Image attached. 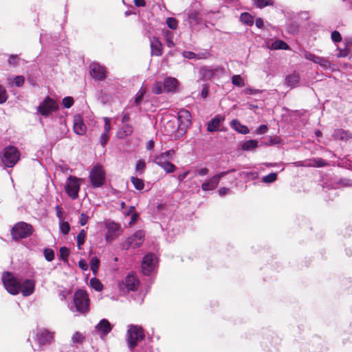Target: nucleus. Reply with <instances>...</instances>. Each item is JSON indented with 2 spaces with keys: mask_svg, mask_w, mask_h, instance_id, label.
I'll use <instances>...</instances> for the list:
<instances>
[{
  "mask_svg": "<svg viewBox=\"0 0 352 352\" xmlns=\"http://www.w3.org/2000/svg\"><path fill=\"white\" fill-rule=\"evenodd\" d=\"M81 179L69 175L65 182V190L67 195L72 199H76L80 187Z\"/></svg>",
  "mask_w": 352,
  "mask_h": 352,
  "instance_id": "8",
  "label": "nucleus"
},
{
  "mask_svg": "<svg viewBox=\"0 0 352 352\" xmlns=\"http://www.w3.org/2000/svg\"><path fill=\"white\" fill-rule=\"evenodd\" d=\"M89 220V217L85 213L80 214V223L81 226H85Z\"/></svg>",
  "mask_w": 352,
  "mask_h": 352,
  "instance_id": "60",
  "label": "nucleus"
},
{
  "mask_svg": "<svg viewBox=\"0 0 352 352\" xmlns=\"http://www.w3.org/2000/svg\"><path fill=\"white\" fill-rule=\"evenodd\" d=\"M90 285L96 291L100 292L102 289L103 285L101 282L96 278H92L90 280Z\"/></svg>",
  "mask_w": 352,
  "mask_h": 352,
  "instance_id": "36",
  "label": "nucleus"
},
{
  "mask_svg": "<svg viewBox=\"0 0 352 352\" xmlns=\"http://www.w3.org/2000/svg\"><path fill=\"white\" fill-rule=\"evenodd\" d=\"M86 234H86V232L85 231V230H82L79 232V234L77 235V245H78V248L79 250L81 249V246L82 245V244L85 242Z\"/></svg>",
  "mask_w": 352,
  "mask_h": 352,
  "instance_id": "40",
  "label": "nucleus"
},
{
  "mask_svg": "<svg viewBox=\"0 0 352 352\" xmlns=\"http://www.w3.org/2000/svg\"><path fill=\"white\" fill-rule=\"evenodd\" d=\"M89 179L94 188L101 187L105 182V171L100 164H96L89 172Z\"/></svg>",
  "mask_w": 352,
  "mask_h": 352,
  "instance_id": "6",
  "label": "nucleus"
},
{
  "mask_svg": "<svg viewBox=\"0 0 352 352\" xmlns=\"http://www.w3.org/2000/svg\"><path fill=\"white\" fill-rule=\"evenodd\" d=\"M331 39L334 42H340L342 40V36L339 32L335 30L331 33Z\"/></svg>",
  "mask_w": 352,
  "mask_h": 352,
  "instance_id": "56",
  "label": "nucleus"
},
{
  "mask_svg": "<svg viewBox=\"0 0 352 352\" xmlns=\"http://www.w3.org/2000/svg\"><path fill=\"white\" fill-rule=\"evenodd\" d=\"M258 146V141L256 140H250L245 142L242 145V149L244 151H251Z\"/></svg>",
  "mask_w": 352,
  "mask_h": 352,
  "instance_id": "34",
  "label": "nucleus"
},
{
  "mask_svg": "<svg viewBox=\"0 0 352 352\" xmlns=\"http://www.w3.org/2000/svg\"><path fill=\"white\" fill-rule=\"evenodd\" d=\"M146 168V163L142 160H139L136 162L135 170L140 174H142Z\"/></svg>",
  "mask_w": 352,
  "mask_h": 352,
  "instance_id": "47",
  "label": "nucleus"
},
{
  "mask_svg": "<svg viewBox=\"0 0 352 352\" xmlns=\"http://www.w3.org/2000/svg\"><path fill=\"white\" fill-rule=\"evenodd\" d=\"M271 50H287L289 48L288 45L283 41L277 39L273 41L269 46Z\"/></svg>",
  "mask_w": 352,
  "mask_h": 352,
  "instance_id": "31",
  "label": "nucleus"
},
{
  "mask_svg": "<svg viewBox=\"0 0 352 352\" xmlns=\"http://www.w3.org/2000/svg\"><path fill=\"white\" fill-rule=\"evenodd\" d=\"M135 212V208L134 206H130L129 208L123 210V213L126 216H130L132 215L133 213Z\"/></svg>",
  "mask_w": 352,
  "mask_h": 352,
  "instance_id": "62",
  "label": "nucleus"
},
{
  "mask_svg": "<svg viewBox=\"0 0 352 352\" xmlns=\"http://www.w3.org/2000/svg\"><path fill=\"white\" fill-rule=\"evenodd\" d=\"M111 96L107 94L101 92L98 96L99 101L103 104H107L111 101Z\"/></svg>",
  "mask_w": 352,
  "mask_h": 352,
  "instance_id": "48",
  "label": "nucleus"
},
{
  "mask_svg": "<svg viewBox=\"0 0 352 352\" xmlns=\"http://www.w3.org/2000/svg\"><path fill=\"white\" fill-rule=\"evenodd\" d=\"M178 80L175 78L166 77L164 80V87L168 92L176 91L178 86Z\"/></svg>",
  "mask_w": 352,
  "mask_h": 352,
  "instance_id": "24",
  "label": "nucleus"
},
{
  "mask_svg": "<svg viewBox=\"0 0 352 352\" xmlns=\"http://www.w3.org/2000/svg\"><path fill=\"white\" fill-rule=\"evenodd\" d=\"M33 232L32 225L24 221L16 223L11 230V235L13 239L19 240L30 236Z\"/></svg>",
  "mask_w": 352,
  "mask_h": 352,
  "instance_id": "3",
  "label": "nucleus"
},
{
  "mask_svg": "<svg viewBox=\"0 0 352 352\" xmlns=\"http://www.w3.org/2000/svg\"><path fill=\"white\" fill-rule=\"evenodd\" d=\"M83 339V336L79 332H76L72 338L73 343H80L82 342Z\"/></svg>",
  "mask_w": 352,
  "mask_h": 352,
  "instance_id": "53",
  "label": "nucleus"
},
{
  "mask_svg": "<svg viewBox=\"0 0 352 352\" xmlns=\"http://www.w3.org/2000/svg\"><path fill=\"white\" fill-rule=\"evenodd\" d=\"M105 228H107L105 234L107 241L114 240L120 234V226L113 221H107L105 223Z\"/></svg>",
  "mask_w": 352,
  "mask_h": 352,
  "instance_id": "15",
  "label": "nucleus"
},
{
  "mask_svg": "<svg viewBox=\"0 0 352 352\" xmlns=\"http://www.w3.org/2000/svg\"><path fill=\"white\" fill-rule=\"evenodd\" d=\"M163 36L165 39L166 44L170 48L173 47L175 44L173 41L174 34L170 30H164L163 32Z\"/></svg>",
  "mask_w": 352,
  "mask_h": 352,
  "instance_id": "32",
  "label": "nucleus"
},
{
  "mask_svg": "<svg viewBox=\"0 0 352 352\" xmlns=\"http://www.w3.org/2000/svg\"><path fill=\"white\" fill-rule=\"evenodd\" d=\"M104 132L101 135L100 142L102 147H104L108 140H109V133L111 130V124L110 119L109 118H104Z\"/></svg>",
  "mask_w": 352,
  "mask_h": 352,
  "instance_id": "23",
  "label": "nucleus"
},
{
  "mask_svg": "<svg viewBox=\"0 0 352 352\" xmlns=\"http://www.w3.org/2000/svg\"><path fill=\"white\" fill-rule=\"evenodd\" d=\"M303 57L307 60L318 64L323 69H327L331 67V63L328 59L324 57L316 56L307 51L303 52Z\"/></svg>",
  "mask_w": 352,
  "mask_h": 352,
  "instance_id": "14",
  "label": "nucleus"
},
{
  "mask_svg": "<svg viewBox=\"0 0 352 352\" xmlns=\"http://www.w3.org/2000/svg\"><path fill=\"white\" fill-rule=\"evenodd\" d=\"M146 89H144L142 87L140 89V90L138 91L135 96L134 101L132 104L133 106H138L140 104L143 99L144 96L146 94Z\"/></svg>",
  "mask_w": 352,
  "mask_h": 352,
  "instance_id": "33",
  "label": "nucleus"
},
{
  "mask_svg": "<svg viewBox=\"0 0 352 352\" xmlns=\"http://www.w3.org/2000/svg\"><path fill=\"white\" fill-rule=\"evenodd\" d=\"M230 126L241 134H248L249 129L248 126L242 124L238 120L234 119L230 122Z\"/></svg>",
  "mask_w": 352,
  "mask_h": 352,
  "instance_id": "28",
  "label": "nucleus"
},
{
  "mask_svg": "<svg viewBox=\"0 0 352 352\" xmlns=\"http://www.w3.org/2000/svg\"><path fill=\"white\" fill-rule=\"evenodd\" d=\"M157 257L154 254L149 253L144 256L142 263V271L144 275H150L155 269Z\"/></svg>",
  "mask_w": 352,
  "mask_h": 352,
  "instance_id": "11",
  "label": "nucleus"
},
{
  "mask_svg": "<svg viewBox=\"0 0 352 352\" xmlns=\"http://www.w3.org/2000/svg\"><path fill=\"white\" fill-rule=\"evenodd\" d=\"M44 256L47 261H52L54 258V252L50 248H45L44 250Z\"/></svg>",
  "mask_w": 352,
  "mask_h": 352,
  "instance_id": "49",
  "label": "nucleus"
},
{
  "mask_svg": "<svg viewBox=\"0 0 352 352\" xmlns=\"http://www.w3.org/2000/svg\"><path fill=\"white\" fill-rule=\"evenodd\" d=\"M90 265L93 273L96 274L100 265V261L98 258L97 257H93L91 259Z\"/></svg>",
  "mask_w": 352,
  "mask_h": 352,
  "instance_id": "43",
  "label": "nucleus"
},
{
  "mask_svg": "<svg viewBox=\"0 0 352 352\" xmlns=\"http://www.w3.org/2000/svg\"><path fill=\"white\" fill-rule=\"evenodd\" d=\"M131 180L135 189L141 190L144 188V184L142 179L135 177H132Z\"/></svg>",
  "mask_w": 352,
  "mask_h": 352,
  "instance_id": "37",
  "label": "nucleus"
},
{
  "mask_svg": "<svg viewBox=\"0 0 352 352\" xmlns=\"http://www.w3.org/2000/svg\"><path fill=\"white\" fill-rule=\"evenodd\" d=\"M96 329L103 336H105L111 331L112 327L107 320L102 319L96 326Z\"/></svg>",
  "mask_w": 352,
  "mask_h": 352,
  "instance_id": "26",
  "label": "nucleus"
},
{
  "mask_svg": "<svg viewBox=\"0 0 352 352\" xmlns=\"http://www.w3.org/2000/svg\"><path fill=\"white\" fill-rule=\"evenodd\" d=\"M58 109L56 101L50 98H47L38 107V111L44 116H47L53 111Z\"/></svg>",
  "mask_w": 352,
  "mask_h": 352,
  "instance_id": "13",
  "label": "nucleus"
},
{
  "mask_svg": "<svg viewBox=\"0 0 352 352\" xmlns=\"http://www.w3.org/2000/svg\"><path fill=\"white\" fill-rule=\"evenodd\" d=\"M139 280L133 274L127 275L124 280L120 282L118 287L120 291L124 294L129 291H135L139 287Z\"/></svg>",
  "mask_w": 352,
  "mask_h": 352,
  "instance_id": "9",
  "label": "nucleus"
},
{
  "mask_svg": "<svg viewBox=\"0 0 352 352\" xmlns=\"http://www.w3.org/2000/svg\"><path fill=\"white\" fill-rule=\"evenodd\" d=\"M316 166L322 167L327 164V163L322 159L319 158L314 160Z\"/></svg>",
  "mask_w": 352,
  "mask_h": 352,
  "instance_id": "63",
  "label": "nucleus"
},
{
  "mask_svg": "<svg viewBox=\"0 0 352 352\" xmlns=\"http://www.w3.org/2000/svg\"><path fill=\"white\" fill-rule=\"evenodd\" d=\"M53 338V333L47 329H40L36 334V340L40 346L50 344Z\"/></svg>",
  "mask_w": 352,
  "mask_h": 352,
  "instance_id": "16",
  "label": "nucleus"
},
{
  "mask_svg": "<svg viewBox=\"0 0 352 352\" xmlns=\"http://www.w3.org/2000/svg\"><path fill=\"white\" fill-rule=\"evenodd\" d=\"M151 52L152 56H160L162 55V44L157 37L150 38Z\"/></svg>",
  "mask_w": 352,
  "mask_h": 352,
  "instance_id": "22",
  "label": "nucleus"
},
{
  "mask_svg": "<svg viewBox=\"0 0 352 352\" xmlns=\"http://www.w3.org/2000/svg\"><path fill=\"white\" fill-rule=\"evenodd\" d=\"M235 171L234 169H230L227 171L221 172L217 175H213L209 179H207L201 184V189L204 191H209L215 189L221 179L226 176L227 174Z\"/></svg>",
  "mask_w": 352,
  "mask_h": 352,
  "instance_id": "10",
  "label": "nucleus"
},
{
  "mask_svg": "<svg viewBox=\"0 0 352 352\" xmlns=\"http://www.w3.org/2000/svg\"><path fill=\"white\" fill-rule=\"evenodd\" d=\"M182 55L185 58H188V59L198 58L197 54H196L195 53H194L192 52H190V51L183 52Z\"/></svg>",
  "mask_w": 352,
  "mask_h": 352,
  "instance_id": "55",
  "label": "nucleus"
},
{
  "mask_svg": "<svg viewBox=\"0 0 352 352\" xmlns=\"http://www.w3.org/2000/svg\"><path fill=\"white\" fill-rule=\"evenodd\" d=\"M74 131L78 135H83L87 131V126L81 116L76 115L74 117Z\"/></svg>",
  "mask_w": 352,
  "mask_h": 352,
  "instance_id": "20",
  "label": "nucleus"
},
{
  "mask_svg": "<svg viewBox=\"0 0 352 352\" xmlns=\"http://www.w3.org/2000/svg\"><path fill=\"white\" fill-rule=\"evenodd\" d=\"M255 5L259 8H263L267 6L273 4V0H254Z\"/></svg>",
  "mask_w": 352,
  "mask_h": 352,
  "instance_id": "44",
  "label": "nucleus"
},
{
  "mask_svg": "<svg viewBox=\"0 0 352 352\" xmlns=\"http://www.w3.org/2000/svg\"><path fill=\"white\" fill-rule=\"evenodd\" d=\"M232 82L234 85L239 87L245 85L244 80L240 75H234L232 77Z\"/></svg>",
  "mask_w": 352,
  "mask_h": 352,
  "instance_id": "39",
  "label": "nucleus"
},
{
  "mask_svg": "<svg viewBox=\"0 0 352 352\" xmlns=\"http://www.w3.org/2000/svg\"><path fill=\"white\" fill-rule=\"evenodd\" d=\"M224 120V117L219 115L216 116L208 124L207 130L210 132H214L219 130L221 123Z\"/></svg>",
  "mask_w": 352,
  "mask_h": 352,
  "instance_id": "25",
  "label": "nucleus"
},
{
  "mask_svg": "<svg viewBox=\"0 0 352 352\" xmlns=\"http://www.w3.org/2000/svg\"><path fill=\"white\" fill-rule=\"evenodd\" d=\"M229 191H230L229 188H226V187H222L219 189L218 193L220 196L223 197V196L226 195V194H228L229 192Z\"/></svg>",
  "mask_w": 352,
  "mask_h": 352,
  "instance_id": "64",
  "label": "nucleus"
},
{
  "mask_svg": "<svg viewBox=\"0 0 352 352\" xmlns=\"http://www.w3.org/2000/svg\"><path fill=\"white\" fill-rule=\"evenodd\" d=\"M20 153L16 148L8 146L4 148L1 155V161L3 164L9 168L13 167L18 162Z\"/></svg>",
  "mask_w": 352,
  "mask_h": 352,
  "instance_id": "7",
  "label": "nucleus"
},
{
  "mask_svg": "<svg viewBox=\"0 0 352 352\" xmlns=\"http://www.w3.org/2000/svg\"><path fill=\"white\" fill-rule=\"evenodd\" d=\"M335 140H340L343 141H347L352 138L351 133L341 129H336L332 135Z\"/></svg>",
  "mask_w": 352,
  "mask_h": 352,
  "instance_id": "27",
  "label": "nucleus"
},
{
  "mask_svg": "<svg viewBox=\"0 0 352 352\" xmlns=\"http://www.w3.org/2000/svg\"><path fill=\"white\" fill-rule=\"evenodd\" d=\"M186 21L190 28L200 24L202 21L200 5L194 3L186 10Z\"/></svg>",
  "mask_w": 352,
  "mask_h": 352,
  "instance_id": "5",
  "label": "nucleus"
},
{
  "mask_svg": "<svg viewBox=\"0 0 352 352\" xmlns=\"http://www.w3.org/2000/svg\"><path fill=\"white\" fill-rule=\"evenodd\" d=\"M63 104L64 107L69 109L74 104V99L70 96L65 97L63 99Z\"/></svg>",
  "mask_w": 352,
  "mask_h": 352,
  "instance_id": "52",
  "label": "nucleus"
},
{
  "mask_svg": "<svg viewBox=\"0 0 352 352\" xmlns=\"http://www.w3.org/2000/svg\"><path fill=\"white\" fill-rule=\"evenodd\" d=\"M241 21L248 25H251L253 23L252 16L249 13L247 12L241 14Z\"/></svg>",
  "mask_w": 352,
  "mask_h": 352,
  "instance_id": "46",
  "label": "nucleus"
},
{
  "mask_svg": "<svg viewBox=\"0 0 352 352\" xmlns=\"http://www.w3.org/2000/svg\"><path fill=\"white\" fill-rule=\"evenodd\" d=\"M69 255V250L66 247H62L60 248V258L64 262L68 261V257Z\"/></svg>",
  "mask_w": 352,
  "mask_h": 352,
  "instance_id": "41",
  "label": "nucleus"
},
{
  "mask_svg": "<svg viewBox=\"0 0 352 352\" xmlns=\"http://www.w3.org/2000/svg\"><path fill=\"white\" fill-rule=\"evenodd\" d=\"M126 341L130 350H133L145 338L144 329L142 327L129 324L127 327Z\"/></svg>",
  "mask_w": 352,
  "mask_h": 352,
  "instance_id": "1",
  "label": "nucleus"
},
{
  "mask_svg": "<svg viewBox=\"0 0 352 352\" xmlns=\"http://www.w3.org/2000/svg\"><path fill=\"white\" fill-rule=\"evenodd\" d=\"M8 99V94L4 87L0 85V104L4 103Z\"/></svg>",
  "mask_w": 352,
  "mask_h": 352,
  "instance_id": "51",
  "label": "nucleus"
},
{
  "mask_svg": "<svg viewBox=\"0 0 352 352\" xmlns=\"http://www.w3.org/2000/svg\"><path fill=\"white\" fill-rule=\"evenodd\" d=\"M74 305L71 306L70 309L73 312L85 314L89 309V298L87 293L82 290H77L74 295Z\"/></svg>",
  "mask_w": 352,
  "mask_h": 352,
  "instance_id": "2",
  "label": "nucleus"
},
{
  "mask_svg": "<svg viewBox=\"0 0 352 352\" xmlns=\"http://www.w3.org/2000/svg\"><path fill=\"white\" fill-rule=\"evenodd\" d=\"M153 162L163 168L166 173H173L176 169V166L162 153L155 155Z\"/></svg>",
  "mask_w": 352,
  "mask_h": 352,
  "instance_id": "12",
  "label": "nucleus"
},
{
  "mask_svg": "<svg viewBox=\"0 0 352 352\" xmlns=\"http://www.w3.org/2000/svg\"><path fill=\"white\" fill-rule=\"evenodd\" d=\"M35 283L33 280L26 279L23 283L20 282V292L24 296H29L34 292Z\"/></svg>",
  "mask_w": 352,
  "mask_h": 352,
  "instance_id": "21",
  "label": "nucleus"
},
{
  "mask_svg": "<svg viewBox=\"0 0 352 352\" xmlns=\"http://www.w3.org/2000/svg\"><path fill=\"white\" fill-rule=\"evenodd\" d=\"M59 228L63 235H66L70 230V226L67 221H60Z\"/></svg>",
  "mask_w": 352,
  "mask_h": 352,
  "instance_id": "38",
  "label": "nucleus"
},
{
  "mask_svg": "<svg viewBox=\"0 0 352 352\" xmlns=\"http://www.w3.org/2000/svg\"><path fill=\"white\" fill-rule=\"evenodd\" d=\"M165 155V157L170 161L173 159V156L175 155V151L173 149L168 150L164 153H162Z\"/></svg>",
  "mask_w": 352,
  "mask_h": 352,
  "instance_id": "59",
  "label": "nucleus"
},
{
  "mask_svg": "<svg viewBox=\"0 0 352 352\" xmlns=\"http://www.w3.org/2000/svg\"><path fill=\"white\" fill-rule=\"evenodd\" d=\"M7 80L8 84L10 87L15 85L16 87H20L23 85L25 82V78L23 76H16L14 78H8Z\"/></svg>",
  "mask_w": 352,
  "mask_h": 352,
  "instance_id": "30",
  "label": "nucleus"
},
{
  "mask_svg": "<svg viewBox=\"0 0 352 352\" xmlns=\"http://www.w3.org/2000/svg\"><path fill=\"white\" fill-rule=\"evenodd\" d=\"M166 23L168 25V27L171 30H176L178 26V22L176 20V19L173 17H168L166 19Z\"/></svg>",
  "mask_w": 352,
  "mask_h": 352,
  "instance_id": "42",
  "label": "nucleus"
},
{
  "mask_svg": "<svg viewBox=\"0 0 352 352\" xmlns=\"http://www.w3.org/2000/svg\"><path fill=\"white\" fill-rule=\"evenodd\" d=\"M2 282L5 289L10 294L16 295L20 292V281L10 272H3Z\"/></svg>",
  "mask_w": 352,
  "mask_h": 352,
  "instance_id": "4",
  "label": "nucleus"
},
{
  "mask_svg": "<svg viewBox=\"0 0 352 352\" xmlns=\"http://www.w3.org/2000/svg\"><path fill=\"white\" fill-rule=\"evenodd\" d=\"M300 77L298 74L293 73L288 75L285 78V84L292 88L295 87L299 82Z\"/></svg>",
  "mask_w": 352,
  "mask_h": 352,
  "instance_id": "29",
  "label": "nucleus"
},
{
  "mask_svg": "<svg viewBox=\"0 0 352 352\" xmlns=\"http://www.w3.org/2000/svg\"><path fill=\"white\" fill-rule=\"evenodd\" d=\"M200 73L204 79H211L214 75V72L212 69L208 67H203L200 69Z\"/></svg>",
  "mask_w": 352,
  "mask_h": 352,
  "instance_id": "35",
  "label": "nucleus"
},
{
  "mask_svg": "<svg viewBox=\"0 0 352 352\" xmlns=\"http://www.w3.org/2000/svg\"><path fill=\"white\" fill-rule=\"evenodd\" d=\"M277 179V174L276 173H272L268 174L267 175L263 176L262 178V182L264 183H272L276 181Z\"/></svg>",
  "mask_w": 352,
  "mask_h": 352,
  "instance_id": "45",
  "label": "nucleus"
},
{
  "mask_svg": "<svg viewBox=\"0 0 352 352\" xmlns=\"http://www.w3.org/2000/svg\"><path fill=\"white\" fill-rule=\"evenodd\" d=\"M18 57L16 55H10L8 58V64L11 67H16L18 65Z\"/></svg>",
  "mask_w": 352,
  "mask_h": 352,
  "instance_id": "54",
  "label": "nucleus"
},
{
  "mask_svg": "<svg viewBox=\"0 0 352 352\" xmlns=\"http://www.w3.org/2000/svg\"><path fill=\"white\" fill-rule=\"evenodd\" d=\"M144 232L142 230H138L126 241L128 247L136 248L140 246L144 242Z\"/></svg>",
  "mask_w": 352,
  "mask_h": 352,
  "instance_id": "17",
  "label": "nucleus"
},
{
  "mask_svg": "<svg viewBox=\"0 0 352 352\" xmlns=\"http://www.w3.org/2000/svg\"><path fill=\"white\" fill-rule=\"evenodd\" d=\"M55 208H56V216L58 218L59 221H63V211H62L61 207L60 206L57 205Z\"/></svg>",
  "mask_w": 352,
  "mask_h": 352,
  "instance_id": "61",
  "label": "nucleus"
},
{
  "mask_svg": "<svg viewBox=\"0 0 352 352\" xmlns=\"http://www.w3.org/2000/svg\"><path fill=\"white\" fill-rule=\"evenodd\" d=\"M152 92L155 94L162 93V84L161 82H156L152 87Z\"/></svg>",
  "mask_w": 352,
  "mask_h": 352,
  "instance_id": "50",
  "label": "nucleus"
},
{
  "mask_svg": "<svg viewBox=\"0 0 352 352\" xmlns=\"http://www.w3.org/2000/svg\"><path fill=\"white\" fill-rule=\"evenodd\" d=\"M78 266L83 271L87 270L89 267L88 264L85 259H80L78 261Z\"/></svg>",
  "mask_w": 352,
  "mask_h": 352,
  "instance_id": "57",
  "label": "nucleus"
},
{
  "mask_svg": "<svg viewBox=\"0 0 352 352\" xmlns=\"http://www.w3.org/2000/svg\"><path fill=\"white\" fill-rule=\"evenodd\" d=\"M267 131V126L265 124L261 125L258 128L256 129V132L257 134L261 135L264 134Z\"/></svg>",
  "mask_w": 352,
  "mask_h": 352,
  "instance_id": "58",
  "label": "nucleus"
},
{
  "mask_svg": "<svg viewBox=\"0 0 352 352\" xmlns=\"http://www.w3.org/2000/svg\"><path fill=\"white\" fill-rule=\"evenodd\" d=\"M179 127L182 129H186L191 124L190 113L186 109H181L178 112Z\"/></svg>",
  "mask_w": 352,
  "mask_h": 352,
  "instance_id": "18",
  "label": "nucleus"
},
{
  "mask_svg": "<svg viewBox=\"0 0 352 352\" xmlns=\"http://www.w3.org/2000/svg\"><path fill=\"white\" fill-rule=\"evenodd\" d=\"M90 68V74L94 78L98 80H102L105 78L106 72L104 67L98 63H93Z\"/></svg>",
  "mask_w": 352,
  "mask_h": 352,
  "instance_id": "19",
  "label": "nucleus"
}]
</instances>
